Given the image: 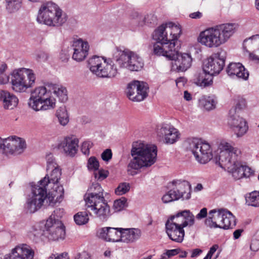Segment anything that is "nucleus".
I'll return each instance as SVG.
<instances>
[{"instance_id":"f257e3e1","label":"nucleus","mask_w":259,"mask_h":259,"mask_svg":"<svg viewBox=\"0 0 259 259\" xmlns=\"http://www.w3.org/2000/svg\"><path fill=\"white\" fill-rule=\"evenodd\" d=\"M53 93L60 102L68 100L66 88L58 84H48L36 88L32 92L28 105L33 110L38 111L53 109L56 106V99L52 96Z\"/></svg>"},{"instance_id":"f03ea898","label":"nucleus","mask_w":259,"mask_h":259,"mask_svg":"<svg viewBox=\"0 0 259 259\" xmlns=\"http://www.w3.org/2000/svg\"><path fill=\"white\" fill-rule=\"evenodd\" d=\"M103 190L97 183H93L84 196L85 206L90 215L105 221L110 215V208L103 193Z\"/></svg>"},{"instance_id":"7ed1b4c3","label":"nucleus","mask_w":259,"mask_h":259,"mask_svg":"<svg viewBox=\"0 0 259 259\" xmlns=\"http://www.w3.org/2000/svg\"><path fill=\"white\" fill-rule=\"evenodd\" d=\"M36 20L40 24L58 28L65 23L67 17L58 5L48 2L40 7Z\"/></svg>"},{"instance_id":"20e7f679","label":"nucleus","mask_w":259,"mask_h":259,"mask_svg":"<svg viewBox=\"0 0 259 259\" xmlns=\"http://www.w3.org/2000/svg\"><path fill=\"white\" fill-rule=\"evenodd\" d=\"M89 66L91 71L101 78H113L118 73V64L114 60L104 59L97 56H93L89 60Z\"/></svg>"},{"instance_id":"39448f33","label":"nucleus","mask_w":259,"mask_h":259,"mask_svg":"<svg viewBox=\"0 0 259 259\" xmlns=\"http://www.w3.org/2000/svg\"><path fill=\"white\" fill-rule=\"evenodd\" d=\"M114 60L119 68H126L131 71H138L144 66L142 58L130 50H117L114 53Z\"/></svg>"},{"instance_id":"423d86ee","label":"nucleus","mask_w":259,"mask_h":259,"mask_svg":"<svg viewBox=\"0 0 259 259\" xmlns=\"http://www.w3.org/2000/svg\"><path fill=\"white\" fill-rule=\"evenodd\" d=\"M11 75L12 89L16 92H25L34 84L35 75L31 69L22 68L15 70Z\"/></svg>"},{"instance_id":"0eeeda50","label":"nucleus","mask_w":259,"mask_h":259,"mask_svg":"<svg viewBox=\"0 0 259 259\" xmlns=\"http://www.w3.org/2000/svg\"><path fill=\"white\" fill-rule=\"evenodd\" d=\"M239 151L230 143L217 139L211 143V157L215 162H231L236 160Z\"/></svg>"},{"instance_id":"6e6552de","label":"nucleus","mask_w":259,"mask_h":259,"mask_svg":"<svg viewBox=\"0 0 259 259\" xmlns=\"http://www.w3.org/2000/svg\"><path fill=\"white\" fill-rule=\"evenodd\" d=\"M27 148L24 139L16 136L7 138L0 137V150L5 156L11 158L21 155Z\"/></svg>"},{"instance_id":"1a4fd4ad","label":"nucleus","mask_w":259,"mask_h":259,"mask_svg":"<svg viewBox=\"0 0 259 259\" xmlns=\"http://www.w3.org/2000/svg\"><path fill=\"white\" fill-rule=\"evenodd\" d=\"M62 209H56L47 220L44 230V235L48 239L53 241L63 239L65 236V227L62 222L55 218L58 213H62Z\"/></svg>"},{"instance_id":"9d476101","label":"nucleus","mask_w":259,"mask_h":259,"mask_svg":"<svg viewBox=\"0 0 259 259\" xmlns=\"http://www.w3.org/2000/svg\"><path fill=\"white\" fill-rule=\"evenodd\" d=\"M48 182V179L45 177L38 185L32 187L31 194L29 196L26 203L27 208L30 213L35 212L42 205L46 197V186Z\"/></svg>"},{"instance_id":"9b49d317","label":"nucleus","mask_w":259,"mask_h":259,"mask_svg":"<svg viewBox=\"0 0 259 259\" xmlns=\"http://www.w3.org/2000/svg\"><path fill=\"white\" fill-rule=\"evenodd\" d=\"M131 154L136 162H155L157 158V148L154 145L136 142L133 144Z\"/></svg>"},{"instance_id":"f8f14e48","label":"nucleus","mask_w":259,"mask_h":259,"mask_svg":"<svg viewBox=\"0 0 259 259\" xmlns=\"http://www.w3.org/2000/svg\"><path fill=\"white\" fill-rule=\"evenodd\" d=\"M236 225V218L231 211L223 208L211 210V227L228 230Z\"/></svg>"},{"instance_id":"ddd939ff","label":"nucleus","mask_w":259,"mask_h":259,"mask_svg":"<svg viewBox=\"0 0 259 259\" xmlns=\"http://www.w3.org/2000/svg\"><path fill=\"white\" fill-rule=\"evenodd\" d=\"M238 28L236 23H226L211 27V47L225 43Z\"/></svg>"},{"instance_id":"4468645a","label":"nucleus","mask_w":259,"mask_h":259,"mask_svg":"<svg viewBox=\"0 0 259 259\" xmlns=\"http://www.w3.org/2000/svg\"><path fill=\"white\" fill-rule=\"evenodd\" d=\"M173 183L176 186V189H171L165 193L162 197L163 203H168L180 198L183 200H188L191 197V185L187 181H176Z\"/></svg>"},{"instance_id":"2eb2a0df","label":"nucleus","mask_w":259,"mask_h":259,"mask_svg":"<svg viewBox=\"0 0 259 259\" xmlns=\"http://www.w3.org/2000/svg\"><path fill=\"white\" fill-rule=\"evenodd\" d=\"M185 144L187 148L191 150L196 161L210 160V146L208 143L202 142L197 138H190L186 141Z\"/></svg>"},{"instance_id":"dca6fc26","label":"nucleus","mask_w":259,"mask_h":259,"mask_svg":"<svg viewBox=\"0 0 259 259\" xmlns=\"http://www.w3.org/2000/svg\"><path fill=\"white\" fill-rule=\"evenodd\" d=\"M216 163L236 180L243 178H249L254 174V170L251 167L246 165H242L241 163Z\"/></svg>"},{"instance_id":"f3484780","label":"nucleus","mask_w":259,"mask_h":259,"mask_svg":"<svg viewBox=\"0 0 259 259\" xmlns=\"http://www.w3.org/2000/svg\"><path fill=\"white\" fill-rule=\"evenodd\" d=\"M148 89L149 87L147 83L134 81L128 85L126 94L130 100L140 102L146 98Z\"/></svg>"},{"instance_id":"a211bd4d","label":"nucleus","mask_w":259,"mask_h":259,"mask_svg":"<svg viewBox=\"0 0 259 259\" xmlns=\"http://www.w3.org/2000/svg\"><path fill=\"white\" fill-rule=\"evenodd\" d=\"M166 223L184 228L194 224L195 217L190 210H184L170 216Z\"/></svg>"},{"instance_id":"6ab92c4d","label":"nucleus","mask_w":259,"mask_h":259,"mask_svg":"<svg viewBox=\"0 0 259 259\" xmlns=\"http://www.w3.org/2000/svg\"><path fill=\"white\" fill-rule=\"evenodd\" d=\"M228 124L232 128L238 137H242L247 131L248 127L246 120L236 113L235 109L229 111Z\"/></svg>"},{"instance_id":"aec40b11","label":"nucleus","mask_w":259,"mask_h":259,"mask_svg":"<svg viewBox=\"0 0 259 259\" xmlns=\"http://www.w3.org/2000/svg\"><path fill=\"white\" fill-rule=\"evenodd\" d=\"M9 254L7 259H34L35 252L30 245L22 243L12 248Z\"/></svg>"},{"instance_id":"412c9836","label":"nucleus","mask_w":259,"mask_h":259,"mask_svg":"<svg viewBox=\"0 0 259 259\" xmlns=\"http://www.w3.org/2000/svg\"><path fill=\"white\" fill-rule=\"evenodd\" d=\"M121 228L104 227L98 230L97 236L106 241L112 242H121Z\"/></svg>"},{"instance_id":"4be33fe9","label":"nucleus","mask_w":259,"mask_h":259,"mask_svg":"<svg viewBox=\"0 0 259 259\" xmlns=\"http://www.w3.org/2000/svg\"><path fill=\"white\" fill-rule=\"evenodd\" d=\"M158 135L164 137L166 144H172L176 142L180 137L179 131L169 124H162L158 130Z\"/></svg>"},{"instance_id":"5701e85b","label":"nucleus","mask_w":259,"mask_h":259,"mask_svg":"<svg viewBox=\"0 0 259 259\" xmlns=\"http://www.w3.org/2000/svg\"><path fill=\"white\" fill-rule=\"evenodd\" d=\"M73 53L72 59L77 62H80L85 59L88 55L89 45L87 41L79 38L73 41Z\"/></svg>"},{"instance_id":"b1692460","label":"nucleus","mask_w":259,"mask_h":259,"mask_svg":"<svg viewBox=\"0 0 259 259\" xmlns=\"http://www.w3.org/2000/svg\"><path fill=\"white\" fill-rule=\"evenodd\" d=\"M176 48L174 42H158L154 44L153 52L155 55L165 56L170 60L176 55Z\"/></svg>"},{"instance_id":"393cba45","label":"nucleus","mask_w":259,"mask_h":259,"mask_svg":"<svg viewBox=\"0 0 259 259\" xmlns=\"http://www.w3.org/2000/svg\"><path fill=\"white\" fill-rule=\"evenodd\" d=\"M178 48H176V55L170 60H175V65L179 71H185L191 66L192 59L191 55L187 53L179 54Z\"/></svg>"},{"instance_id":"a878e982","label":"nucleus","mask_w":259,"mask_h":259,"mask_svg":"<svg viewBox=\"0 0 259 259\" xmlns=\"http://www.w3.org/2000/svg\"><path fill=\"white\" fill-rule=\"evenodd\" d=\"M78 140L74 137H66L60 143L59 147L62 149L66 155L73 157L77 153Z\"/></svg>"},{"instance_id":"bb28decb","label":"nucleus","mask_w":259,"mask_h":259,"mask_svg":"<svg viewBox=\"0 0 259 259\" xmlns=\"http://www.w3.org/2000/svg\"><path fill=\"white\" fill-rule=\"evenodd\" d=\"M226 58V53L220 49L217 53L211 56V70L213 73L211 76L218 74L222 70L225 65Z\"/></svg>"},{"instance_id":"cd10ccee","label":"nucleus","mask_w":259,"mask_h":259,"mask_svg":"<svg viewBox=\"0 0 259 259\" xmlns=\"http://www.w3.org/2000/svg\"><path fill=\"white\" fill-rule=\"evenodd\" d=\"M210 62L209 59L203 61L202 64V72L198 75L195 83L201 88H205L210 85V73L209 66Z\"/></svg>"},{"instance_id":"c85d7f7f","label":"nucleus","mask_w":259,"mask_h":259,"mask_svg":"<svg viewBox=\"0 0 259 259\" xmlns=\"http://www.w3.org/2000/svg\"><path fill=\"white\" fill-rule=\"evenodd\" d=\"M19 100L14 94L5 90H0V103L5 110H12L18 105Z\"/></svg>"},{"instance_id":"c756f323","label":"nucleus","mask_w":259,"mask_h":259,"mask_svg":"<svg viewBox=\"0 0 259 259\" xmlns=\"http://www.w3.org/2000/svg\"><path fill=\"white\" fill-rule=\"evenodd\" d=\"M226 71L230 76H236L243 80H247L249 76L248 72L240 63H230L227 67Z\"/></svg>"},{"instance_id":"7c9ffc66","label":"nucleus","mask_w":259,"mask_h":259,"mask_svg":"<svg viewBox=\"0 0 259 259\" xmlns=\"http://www.w3.org/2000/svg\"><path fill=\"white\" fill-rule=\"evenodd\" d=\"M165 229L167 236L172 241L177 243L183 241L185 234L184 228L166 223Z\"/></svg>"},{"instance_id":"2f4dec72","label":"nucleus","mask_w":259,"mask_h":259,"mask_svg":"<svg viewBox=\"0 0 259 259\" xmlns=\"http://www.w3.org/2000/svg\"><path fill=\"white\" fill-rule=\"evenodd\" d=\"M121 230V242L133 243L141 236V231L136 228H122Z\"/></svg>"},{"instance_id":"473e14b6","label":"nucleus","mask_w":259,"mask_h":259,"mask_svg":"<svg viewBox=\"0 0 259 259\" xmlns=\"http://www.w3.org/2000/svg\"><path fill=\"white\" fill-rule=\"evenodd\" d=\"M167 23L159 26L154 32L153 37L158 42H169L171 36L168 34Z\"/></svg>"},{"instance_id":"72a5a7b5","label":"nucleus","mask_w":259,"mask_h":259,"mask_svg":"<svg viewBox=\"0 0 259 259\" xmlns=\"http://www.w3.org/2000/svg\"><path fill=\"white\" fill-rule=\"evenodd\" d=\"M243 47L249 54L254 53L259 47V34L245 39L243 41Z\"/></svg>"},{"instance_id":"f704fd0d","label":"nucleus","mask_w":259,"mask_h":259,"mask_svg":"<svg viewBox=\"0 0 259 259\" xmlns=\"http://www.w3.org/2000/svg\"><path fill=\"white\" fill-rule=\"evenodd\" d=\"M87 167L90 171H93L96 179L103 180L109 175V171L102 168L99 169V163H88Z\"/></svg>"},{"instance_id":"c9c22d12","label":"nucleus","mask_w":259,"mask_h":259,"mask_svg":"<svg viewBox=\"0 0 259 259\" xmlns=\"http://www.w3.org/2000/svg\"><path fill=\"white\" fill-rule=\"evenodd\" d=\"M57 164V163H48V165H47L48 170L52 169L54 167V168L52 170L50 179H49L48 177H46L49 180L48 184L52 183L53 184H55L58 183L59 180L60 178L61 172Z\"/></svg>"},{"instance_id":"e433bc0d","label":"nucleus","mask_w":259,"mask_h":259,"mask_svg":"<svg viewBox=\"0 0 259 259\" xmlns=\"http://www.w3.org/2000/svg\"><path fill=\"white\" fill-rule=\"evenodd\" d=\"M167 31H168L169 35L171 36V39L170 42H173L176 46L178 42V39L181 33V28L179 25H176L172 22L167 23Z\"/></svg>"},{"instance_id":"4c0bfd02","label":"nucleus","mask_w":259,"mask_h":259,"mask_svg":"<svg viewBox=\"0 0 259 259\" xmlns=\"http://www.w3.org/2000/svg\"><path fill=\"white\" fill-rule=\"evenodd\" d=\"M153 163H129L127 171L132 175L137 173V171H143L151 166Z\"/></svg>"},{"instance_id":"58836bf2","label":"nucleus","mask_w":259,"mask_h":259,"mask_svg":"<svg viewBox=\"0 0 259 259\" xmlns=\"http://www.w3.org/2000/svg\"><path fill=\"white\" fill-rule=\"evenodd\" d=\"M28 237L32 240L37 241L44 235V230L40 224H36L32 227L28 232Z\"/></svg>"},{"instance_id":"ea45409f","label":"nucleus","mask_w":259,"mask_h":259,"mask_svg":"<svg viewBox=\"0 0 259 259\" xmlns=\"http://www.w3.org/2000/svg\"><path fill=\"white\" fill-rule=\"evenodd\" d=\"M56 115L62 125L65 126L68 123L69 115L65 106L60 107L56 111Z\"/></svg>"},{"instance_id":"a19ab883","label":"nucleus","mask_w":259,"mask_h":259,"mask_svg":"<svg viewBox=\"0 0 259 259\" xmlns=\"http://www.w3.org/2000/svg\"><path fill=\"white\" fill-rule=\"evenodd\" d=\"M246 203L250 206H259V191H254L250 193L246 197Z\"/></svg>"},{"instance_id":"79ce46f5","label":"nucleus","mask_w":259,"mask_h":259,"mask_svg":"<svg viewBox=\"0 0 259 259\" xmlns=\"http://www.w3.org/2000/svg\"><path fill=\"white\" fill-rule=\"evenodd\" d=\"M74 220L77 225H83L88 223L89 218L85 211H80L74 215Z\"/></svg>"},{"instance_id":"37998d69","label":"nucleus","mask_w":259,"mask_h":259,"mask_svg":"<svg viewBox=\"0 0 259 259\" xmlns=\"http://www.w3.org/2000/svg\"><path fill=\"white\" fill-rule=\"evenodd\" d=\"M198 41L202 45L210 47V28H208L200 33Z\"/></svg>"},{"instance_id":"c03bdc74","label":"nucleus","mask_w":259,"mask_h":259,"mask_svg":"<svg viewBox=\"0 0 259 259\" xmlns=\"http://www.w3.org/2000/svg\"><path fill=\"white\" fill-rule=\"evenodd\" d=\"M199 107L206 111L210 110V99L209 96H203L199 100Z\"/></svg>"},{"instance_id":"a18cd8bd","label":"nucleus","mask_w":259,"mask_h":259,"mask_svg":"<svg viewBox=\"0 0 259 259\" xmlns=\"http://www.w3.org/2000/svg\"><path fill=\"white\" fill-rule=\"evenodd\" d=\"M127 205V199L125 197H121L114 201L113 208L115 211H120L125 208Z\"/></svg>"},{"instance_id":"49530a36","label":"nucleus","mask_w":259,"mask_h":259,"mask_svg":"<svg viewBox=\"0 0 259 259\" xmlns=\"http://www.w3.org/2000/svg\"><path fill=\"white\" fill-rule=\"evenodd\" d=\"M131 189V185L126 182L121 183L115 190V193L118 195H122L128 192Z\"/></svg>"},{"instance_id":"de8ad7c7","label":"nucleus","mask_w":259,"mask_h":259,"mask_svg":"<svg viewBox=\"0 0 259 259\" xmlns=\"http://www.w3.org/2000/svg\"><path fill=\"white\" fill-rule=\"evenodd\" d=\"M6 3L7 9L10 12H13L18 10L20 7V0H10V1L6 2Z\"/></svg>"},{"instance_id":"09e8293b","label":"nucleus","mask_w":259,"mask_h":259,"mask_svg":"<svg viewBox=\"0 0 259 259\" xmlns=\"http://www.w3.org/2000/svg\"><path fill=\"white\" fill-rule=\"evenodd\" d=\"M55 190L51 192L53 194H57V199L58 200H62L64 195V189L62 186L58 185V183L54 184Z\"/></svg>"},{"instance_id":"8fccbe9b","label":"nucleus","mask_w":259,"mask_h":259,"mask_svg":"<svg viewBox=\"0 0 259 259\" xmlns=\"http://www.w3.org/2000/svg\"><path fill=\"white\" fill-rule=\"evenodd\" d=\"M92 147V143L89 141H85L82 143L81 146V151L84 155H89L90 149Z\"/></svg>"},{"instance_id":"3c124183","label":"nucleus","mask_w":259,"mask_h":259,"mask_svg":"<svg viewBox=\"0 0 259 259\" xmlns=\"http://www.w3.org/2000/svg\"><path fill=\"white\" fill-rule=\"evenodd\" d=\"M46 199L47 201H49V205H53L57 202H60L61 200H58L57 199V194H53L51 192L49 193L48 194H46Z\"/></svg>"},{"instance_id":"603ef678","label":"nucleus","mask_w":259,"mask_h":259,"mask_svg":"<svg viewBox=\"0 0 259 259\" xmlns=\"http://www.w3.org/2000/svg\"><path fill=\"white\" fill-rule=\"evenodd\" d=\"M246 102L245 100L242 98L239 97L237 99L236 106L233 109H235L236 111L238 109V110H242L246 107Z\"/></svg>"},{"instance_id":"864d4df0","label":"nucleus","mask_w":259,"mask_h":259,"mask_svg":"<svg viewBox=\"0 0 259 259\" xmlns=\"http://www.w3.org/2000/svg\"><path fill=\"white\" fill-rule=\"evenodd\" d=\"M112 156V152L110 149H106L101 155L102 159L106 162L109 161Z\"/></svg>"},{"instance_id":"5fc2aeb1","label":"nucleus","mask_w":259,"mask_h":259,"mask_svg":"<svg viewBox=\"0 0 259 259\" xmlns=\"http://www.w3.org/2000/svg\"><path fill=\"white\" fill-rule=\"evenodd\" d=\"M48 54L42 51H39L36 53L35 58L38 61H46L48 58Z\"/></svg>"},{"instance_id":"6e6d98bb","label":"nucleus","mask_w":259,"mask_h":259,"mask_svg":"<svg viewBox=\"0 0 259 259\" xmlns=\"http://www.w3.org/2000/svg\"><path fill=\"white\" fill-rule=\"evenodd\" d=\"M221 249L217 244H215L211 247V258L213 259H217L219 255Z\"/></svg>"},{"instance_id":"4d7b16f0","label":"nucleus","mask_w":259,"mask_h":259,"mask_svg":"<svg viewBox=\"0 0 259 259\" xmlns=\"http://www.w3.org/2000/svg\"><path fill=\"white\" fill-rule=\"evenodd\" d=\"M48 259H69L67 253H62L60 254H53Z\"/></svg>"},{"instance_id":"13d9d810","label":"nucleus","mask_w":259,"mask_h":259,"mask_svg":"<svg viewBox=\"0 0 259 259\" xmlns=\"http://www.w3.org/2000/svg\"><path fill=\"white\" fill-rule=\"evenodd\" d=\"M207 214V210L206 208H203L200 212L196 215V218L198 220H201L206 217Z\"/></svg>"},{"instance_id":"bf43d9fd","label":"nucleus","mask_w":259,"mask_h":259,"mask_svg":"<svg viewBox=\"0 0 259 259\" xmlns=\"http://www.w3.org/2000/svg\"><path fill=\"white\" fill-rule=\"evenodd\" d=\"M180 248L173 249L170 250H167L166 251V255L167 257H170L178 254L180 252Z\"/></svg>"},{"instance_id":"052dcab7","label":"nucleus","mask_w":259,"mask_h":259,"mask_svg":"<svg viewBox=\"0 0 259 259\" xmlns=\"http://www.w3.org/2000/svg\"><path fill=\"white\" fill-rule=\"evenodd\" d=\"M9 81V76L5 73H0V84H4L8 83Z\"/></svg>"},{"instance_id":"680f3d73","label":"nucleus","mask_w":259,"mask_h":259,"mask_svg":"<svg viewBox=\"0 0 259 259\" xmlns=\"http://www.w3.org/2000/svg\"><path fill=\"white\" fill-rule=\"evenodd\" d=\"M249 58L253 61H259V47L254 53L249 54Z\"/></svg>"},{"instance_id":"e2e57ef3","label":"nucleus","mask_w":259,"mask_h":259,"mask_svg":"<svg viewBox=\"0 0 259 259\" xmlns=\"http://www.w3.org/2000/svg\"><path fill=\"white\" fill-rule=\"evenodd\" d=\"M250 249L253 251H256L259 249V242L257 241H252L250 245Z\"/></svg>"},{"instance_id":"0e129e2a","label":"nucleus","mask_w":259,"mask_h":259,"mask_svg":"<svg viewBox=\"0 0 259 259\" xmlns=\"http://www.w3.org/2000/svg\"><path fill=\"white\" fill-rule=\"evenodd\" d=\"M74 259H90L89 254L87 252L78 253Z\"/></svg>"},{"instance_id":"69168bd1","label":"nucleus","mask_w":259,"mask_h":259,"mask_svg":"<svg viewBox=\"0 0 259 259\" xmlns=\"http://www.w3.org/2000/svg\"><path fill=\"white\" fill-rule=\"evenodd\" d=\"M202 13L198 11L196 12L192 13L189 14L190 18L195 19H200L202 17Z\"/></svg>"},{"instance_id":"338daca9","label":"nucleus","mask_w":259,"mask_h":259,"mask_svg":"<svg viewBox=\"0 0 259 259\" xmlns=\"http://www.w3.org/2000/svg\"><path fill=\"white\" fill-rule=\"evenodd\" d=\"M176 82L178 87L183 86L186 82V79L184 77H180L176 80Z\"/></svg>"},{"instance_id":"774afa93","label":"nucleus","mask_w":259,"mask_h":259,"mask_svg":"<svg viewBox=\"0 0 259 259\" xmlns=\"http://www.w3.org/2000/svg\"><path fill=\"white\" fill-rule=\"evenodd\" d=\"M202 250L198 249V248L193 249L192 251L191 257H197L198 255H199L202 253Z\"/></svg>"}]
</instances>
